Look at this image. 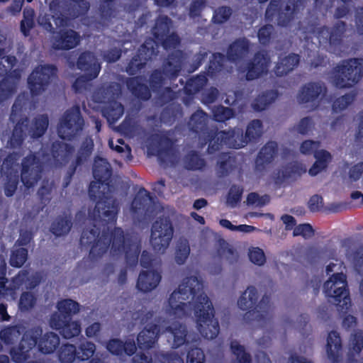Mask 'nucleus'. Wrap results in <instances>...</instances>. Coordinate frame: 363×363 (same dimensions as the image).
Segmentation results:
<instances>
[{"label": "nucleus", "mask_w": 363, "mask_h": 363, "mask_svg": "<svg viewBox=\"0 0 363 363\" xmlns=\"http://www.w3.org/2000/svg\"><path fill=\"white\" fill-rule=\"evenodd\" d=\"M52 329L58 330L65 339L77 337L82 331L81 323L79 320H61L59 321H50Z\"/></svg>", "instance_id": "nucleus-36"}, {"label": "nucleus", "mask_w": 363, "mask_h": 363, "mask_svg": "<svg viewBox=\"0 0 363 363\" xmlns=\"http://www.w3.org/2000/svg\"><path fill=\"white\" fill-rule=\"evenodd\" d=\"M23 330L20 325H10L0 331V338L6 345H12L17 341L22 334Z\"/></svg>", "instance_id": "nucleus-52"}, {"label": "nucleus", "mask_w": 363, "mask_h": 363, "mask_svg": "<svg viewBox=\"0 0 363 363\" xmlns=\"http://www.w3.org/2000/svg\"><path fill=\"white\" fill-rule=\"evenodd\" d=\"M326 93L327 88L323 83L310 82L301 86L297 98L300 104H311L315 109Z\"/></svg>", "instance_id": "nucleus-21"}, {"label": "nucleus", "mask_w": 363, "mask_h": 363, "mask_svg": "<svg viewBox=\"0 0 363 363\" xmlns=\"http://www.w3.org/2000/svg\"><path fill=\"white\" fill-rule=\"evenodd\" d=\"M76 66L91 79H96L101 69V63L96 55L90 51H84L79 55Z\"/></svg>", "instance_id": "nucleus-25"}, {"label": "nucleus", "mask_w": 363, "mask_h": 363, "mask_svg": "<svg viewBox=\"0 0 363 363\" xmlns=\"http://www.w3.org/2000/svg\"><path fill=\"white\" fill-rule=\"evenodd\" d=\"M3 271V276L0 277V299L18 289L28 280L29 274L27 270H21L8 285L9 281L5 277V267Z\"/></svg>", "instance_id": "nucleus-30"}, {"label": "nucleus", "mask_w": 363, "mask_h": 363, "mask_svg": "<svg viewBox=\"0 0 363 363\" xmlns=\"http://www.w3.org/2000/svg\"><path fill=\"white\" fill-rule=\"evenodd\" d=\"M236 168V160L228 152H221L216 164V174L219 178L228 176Z\"/></svg>", "instance_id": "nucleus-43"}, {"label": "nucleus", "mask_w": 363, "mask_h": 363, "mask_svg": "<svg viewBox=\"0 0 363 363\" xmlns=\"http://www.w3.org/2000/svg\"><path fill=\"white\" fill-rule=\"evenodd\" d=\"M363 350V331L357 330L352 334L350 340V352L347 361L352 363L355 361L354 354H359Z\"/></svg>", "instance_id": "nucleus-50"}, {"label": "nucleus", "mask_w": 363, "mask_h": 363, "mask_svg": "<svg viewBox=\"0 0 363 363\" xmlns=\"http://www.w3.org/2000/svg\"><path fill=\"white\" fill-rule=\"evenodd\" d=\"M49 9L51 15H40L38 22L43 29L52 34L55 33L57 28L65 26L69 19L81 16L80 10L68 0H52Z\"/></svg>", "instance_id": "nucleus-8"}, {"label": "nucleus", "mask_w": 363, "mask_h": 363, "mask_svg": "<svg viewBox=\"0 0 363 363\" xmlns=\"http://www.w3.org/2000/svg\"><path fill=\"white\" fill-rule=\"evenodd\" d=\"M216 242V253L219 257L226 259L230 264L238 261V252L223 238H219Z\"/></svg>", "instance_id": "nucleus-49"}, {"label": "nucleus", "mask_w": 363, "mask_h": 363, "mask_svg": "<svg viewBox=\"0 0 363 363\" xmlns=\"http://www.w3.org/2000/svg\"><path fill=\"white\" fill-rule=\"evenodd\" d=\"M58 358L61 363H73L78 359L77 347L72 344H63L58 351Z\"/></svg>", "instance_id": "nucleus-53"}, {"label": "nucleus", "mask_w": 363, "mask_h": 363, "mask_svg": "<svg viewBox=\"0 0 363 363\" xmlns=\"http://www.w3.org/2000/svg\"><path fill=\"white\" fill-rule=\"evenodd\" d=\"M106 350L113 355L122 356L126 354L132 356L135 353L136 345L133 340L123 342L118 338L110 339L106 345Z\"/></svg>", "instance_id": "nucleus-35"}, {"label": "nucleus", "mask_w": 363, "mask_h": 363, "mask_svg": "<svg viewBox=\"0 0 363 363\" xmlns=\"http://www.w3.org/2000/svg\"><path fill=\"white\" fill-rule=\"evenodd\" d=\"M21 157V154L18 152L9 153L4 160L1 167V173L4 175L14 174V172H18L15 169L17 162Z\"/></svg>", "instance_id": "nucleus-54"}, {"label": "nucleus", "mask_w": 363, "mask_h": 363, "mask_svg": "<svg viewBox=\"0 0 363 363\" xmlns=\"http://www.w3.org/2000/svg\"><path fill=\"white\" fill-rule=\"evenodd\" d=\"M325 352L330 363H341L343 359V347L341 337L335 330L330 331L327 337Z\"/></svg>", "instance_id": "nucleus-28"}, {"label": "nucleus", "mask_w": 363, "mask_h": 363, "mask_svg": "<svg viewBox=\"0 0 363 363\" xmlns=\"http://www.w3.org/2000/svg\"><path fill=\"white\" fill-rule=\"evenodd\" d=\"M125 85L128 90L138 100L147 101L150 99L152 96L151 90L145 83L143 82L141 76L128 78Z\"/></svg>", "instance_id": "nucleus-34"}, {"label": "nucleus", "mask_w": 363, "mask_h": 363, "mask_svg": "<svg viewBox=\"0 0 363 363\" xmlns=\"http://www.w3.org/2000/svg\"><path fill=\"white\" fill-rule=\"evenodd\" d=\"M233 130L239 148H242L248 143L256 142L262 136L263 125L259 119H254L248 123L245 135L241 128H235Z\"/></svg>", "instance_id": "nucleus-24"}, {"label": "nucleus", "mask_w": 363, "mask_h": 363, "mask_svg": "<svg viewBox=\"0 0 363 363\" xmlns=\"http://www.w3.org/2000/svg\"><path fill=\"white\" fill-rule=\"evenodd\" d=\"M184 166L187 170H201L206 166V160L196 150L189 151L183 158Z\"/></svg>", "instance_id": "nucleus-47"}, {"label": "nucleus", "mask_w": 363, "mask_h": 363, "mask_svg": "<svg viewBox=\"0 0 363 363\" xmlns=\"http://www.w3.org/2000/svg\"><path fill=\"white\" fill-rule=\"evenodd\" d=\"M225 55L220 52H214L206 67L205 72L208 77H213L219 73L224 67Z\"/></svg>", "instance_id": "nucleus-51"}, {"label": "nucleus", "mask_w": 363, "mask_h": 363, "mask_svg": "<svg viewBox=\"0 0 363 363\" xmlns=\"http://www.w3.org/2000/svg\"><path fill=\"white\" fill-rule=\"evenodd\" d=\"M57 308L58 313H52L50 321L72 320V316L79 312L80 305L72 299L65 298L57 302Z\"/></svg>", "instance_id": "nucleus-33"}, {"label": "nucleus", "mask_w": 363, "mask_h": 363, "mask_svg": "<svg viewBox=\"0 0 363 363\" xmlns=\"http://www.w3.org/2000/svg\"><path fill=\"white\" fill-rule=\"evenodd\" d=\"M50 152L56 164L63 165L68 163L74 152L73 145L61 141L52 143Z\"/></svg>", "instance_id": "nucleus-37"}, {"label": "nucleus", "mask_w": 363, "mask_h": 363, "mask_svg": "<svg viewBox=\"0 0 363 363\" xmlns=\"http://www.w3.org/2000/svg\"><path fill=\"white\" fill-rule=\"evenodd\" d=\"M159 45L155 38H146L126 67L128 74L134 75L144 68L147 62L152 60L153 56L157 55Z\"/></svg>", "instance_id": "nucleus-16"}, {"label": "nucleus", "mask_w": 363, "mask_h": 363, "mask_svg": "<svg viewBox=\"0 0 363 363\" xmlns=\"http://www.w3.org/2000/svg\"><path fill=\"white\" fill-rule=\"evenodd\" d=\"M300 56L295 53H290L276 64L274 72L277 77H283L291 72L299 63Z\"/></svg>", "instance_id": "nucleus-42"}, {"label": "nucleus", "mask_w": 363, "mask_h": 363, "mask_svg": "<svg viewBox=\"0 0 363 363\" xmlns=\"http://www.w3.org/2000/svg\"><path fill=\"white\" fill-rule=\"evenodd\" d=\"M186 54L182 50H174L163 60V69L167 79L175 80L181 74L186 62Z\"/></svg>", "instance_id": "nucleus-22"}, {"label": "nucleus", "mask_w": 363, "mask_h": 363, "mask_svg": "<svg viewBox=\"0 0 363 363\" xmlns=\"http://www.w3.org/2000/svg\"><path fill=\"white\" fill-rule=\"evenodd\" d=\"M323 292L328 301L336 306L337 311L346 313L351 306L347 277L342 272L333 274L323 285Z\"/></svg>", "instance_id": "nucleus-10"}, {"label": "nucleus", "mask_w": 363, "mask_h": 363, "mask_svg": "<svg viewBox=\"0 0 363 363\" xmlns=\"http://www.w3.org/2000/svg\"><path fill=\"white\" fill-rule=\"evenodd\" d=\"M28 256V251L25 247H18L11 251L9 264L16 268L21 267L26 262Z\"/></svg>", "instance_id": "nucleus-57"}, {"label": "nucleus", "mask_w": 363, "mask_h": 363, "mask_svg": "<svg viewBox=\"0 0 363 363\" xmlns=\"http://www.w3.org/2000/svg\"><path fill=\"white\" fill-rule=\"evenodd\" d=\"M203 288V282L197 277H186L169 296L168 304L178 318L189 316L193 312L200 335L213 340L220 332L219 323L215 318L213 303Z\"/></svg>", "instance_id": "nucleus-1"}, {"label": "nucleus", "mask_w": 363, "mask_h": 363, "mask_svg": "<svg viewBox=\"0 0 363 363\" xmlns=\"http://www.w3.org/2000/svg\"><path fill=\"white\" fill-rule=\"evenodd\" d=\"M124 113V107L116 100L110 101L102 109V115L110 124L118 121Z\"/></svg>", "instance_id": "nucleus-46"}, {"label": "nucleus", "mask_w": 363, "mask_h": 363, "mask_svg": "<svg viewBox=\"0 0 363 363\" xmlns=\"http://www.w3.org/2000/svg\"><path fill=\"white\" fill-rule=\"evenodd\" d=\"M57 69L53 65L36 67L28 77V86L32 96H38L45 91L57 76Z\"/></svg>", "instance_id": "nucleus-13"}, {"label": "nucleus", "mask_w": 363, "mask_h": 363, "mask_svg": "<svg viewBox=\"0 0 363 363\" xmlns=\"http://www.w3.org/2000/svg\"><path fill=\"white\" fill-rule=\"evenodd\" d=\"M250 51V42L246 38H240L232 43L227 50L226 56L230 62L242 60Z\"/></svg>", "instance_id": "nucleus-41"}, {"label": "nucleus", "mask_w": 363, "mask_h": 363, "mask_svg": "<svg viewBox=\"0 0 363 363\" xmlns=\"http://www.w3.org/2000/svg\"><path fill=\"white\" fill-rule=\"evenodd\" d=\"M174 140L167 134L152 133L147 139V152L166 163L174 155Z\"/></svg>", "instance_id": "nucleus-17"}, {"label": "nucleus", "mask_w": 363, "mask_h": 363, "mask_svg": "<svg viewBox=\"0 0 363 363\" xmlns=\"http://www.w3.org/2000/svg\"><path fill=\"white\" fill-rule=\"evenodd\" d=\"M279 96V92L276 89H269L262 91L255 99L252 106L257 111H262L274 102Z\"/></svg>", "instance_id": "nucleus-45"}, {"label": "nucleus", "mask_w": 363, "mask_h": 363, "mask_svg": "<svg viewBox=\"0 0 363 363\" xmlns=\"http://www.w3.org/2000/svg\"><path fill=\"white\" fill-rule=\"evenodd\" d=\"M172 24V21L169 17L166 15H160L155 20L152 30L153 37L166 50L175 49L181 43L176 33H169Z\"/></svg>", "instance_id": "nucleus-15"}, {"label": "nucleus", "mask_w": 363, "mask_h": 363, "mask_svg": "<svg viewBox=\"0 0 363 363\" xmlns=\"http://www.w3.org/2000/svg\"><path fill=\"white\" fill-rule=\"evenodd\" d=\"M349 11V9L345 6H338L335 11L334 18L340 19L346 16ZM347 30V23L337 20L331 26H322L318 28L315 36L320 45L328 47L333 52H336L341 49Z\"/></svg>", "instance_id": "nucleus-7"}, {"label": "nucleus", "mask_w": 363, "mask_h": 363, "mask_svg": "<svg viewBox=\"0 0 363 363\" xmlns=\"http://www.w3.org/2000/svg\"><path fill=\"white\" fill-rule=\"evenodd\" d=\"M258 298L257 289L253 286H250L240 296L238 306L240 309L247 311L244 315L245 320L257 321L264 326L272 318L270 297L265 294L257 303Z\"/></svg>", "instance_id": "nucleus-6"}, {"label": "nucleus", "mask_w": 363, "mask_h": 363, "mask_svg": "<svg viewBox=\"0 0 363 363\" xmlns=\"http://www.w3.org/2000/svg\"><path fill=\"white\" fill-rule=\"evenodd\" d=\"M232 353L235 356L238 363H252L251 354L246 352L243 345L237 340H232L230 344Z\"/></svg>", "instance_id": "nucleus-55"}, {"label": "nucleus", "mask_w": 363, "mask_h": 363, "mask_svg": "<svg viewBox=\"0 0 363 363\" xmlns=\"http://www.w3.org/2000/svg\"><path fill=\"white\" fill-rule=\"evenodd\" d=\"M166 331L172 336V347L178 348L184 345H188L186 341L187 328L185 325L179 323H173L172 325L166 328Z\"/></svg>", "instance_id": "nucleus-44"}, {"label": "nucleus", "mask_w": 363, "mask_h": 363, "mask_svg": "<svg viewBox=\"0 0 363 363\" xmlns=\"http://www.w3.org/2000/svg\"><path fill=\"white\" fill-rule=\"evenodd\" d=\"M205 72L189 79L184 87V92L187 95H194L203 89L206 85L208 79Z\"/></svg>", "instance_id": "nucleus-48"}, {"label": "nucleus", "mask_w": 363, "mask_h": 363, "mask_svg": "<svg viewBox=\"0 0 363 363\" xmlns=\"http://www.w3.org/2000/svg\"><path fill=\"white\" fill-rule=\"evenodd\" d=\"M243 194V188L237 184H233L228 191L226 196V203L228 206L234 208L241 201L242 195Z\"/></svg>", "instance_id": "nucleus-62"}, {"label": "nucleus", "mask_w": 363, "mask_h": 363, "mask_svg": "<svg viewBox=\"0 0 363 363\" xmlns=\"http://www.w3.org/2000/svg\"><path fill=\"white\" fill-rule=\"evenodd\" d=\"M130 211L134 216L143 219L156 220L151 227H173L172 219L175 211L173 208H158L153 196L142 187L135 194L130 204Z\"/></svg>", "instance_id": "nucleus-5"}, {"label": "nucleus", "mask_w": 363, "mask_h": 363, "mask_svg": "<svg viewBox=\"0 0 363 363\" xmlns=\"http://www.w3.org/2000/svg\"><path fill=\"white\" fill-rule=\"evenodd\" d=\"M0 77L4 78L0 81V104L9 99L15 91L16 84L10 78L18 79L20 72L18 69L9 72L8 68L0 62Z\"/></svg>", "instance_id": "nucleus-27"}, {"label": "nucleus", "mask_w": 363, "mask_h": 363, "mask_svg": "<svg viewBox=\"0 0 363 363\" xmlns=\"http://www.w3.org/2000/svg\"><path fill=\"white\" fill-rule=\"evenodd\" d=\"M208 115L202 109H198L190 117L188 122L189 130L196 135H203L211 129L208 128Z\"/></svg>", "instance_id": "nucleus-40"}, {"label": "nucleus", "mask_w": 363, "mask_h": 363, "mask_svg": "<svg viewBox=\"0 0 363 363\" xmlns=\"http://www.w3.org/2000/svg\"><path fill=\"white\" fill-rule=\"evenodd\" d=\"M190 253L189 241L184 238H180L176 246L175 261L178 264H184Z\"/></svg>", "instance_id": "nucleus-56"}, {"label": "nucleus", "mask_w": 363, "mask_h": 363, "mask_svg": "<svg viewBox=\"0 0 363 363\" xmlns=\"http://www.w3.org/2000/svg\"><path fill=\"white\" fill-rule=\"evenodd\" d=\"M208 144L207 152L213 155L220 151L223 146L229 148L239 149L233 129L218 131L217 129H211L204 135L202 145Z\"/></svg>", "instance_id": "nucleus-14"}, {"label": "nucleus", "mask_w": 363, "mask_h": 363, "mask_svg": "<svg viewBox=\"0 0 363 363\" xmlns=\"http://www.w3.org/2000/svg\"><path fill=\"white\" fill-rule=\"evenodd\" d=\"M84 124L80 108L74 106L67 109L60 120L57 134L63 140H72L83 129Z\"/></svg>", "instance_id": "nucleus-12"}, {"label": "nucleus", "mask_w": 363, "mask_h": 363, "mask_svg": "<svg viewBox=\"0 0 363 363\" xmlns=\"http://www.w3.org/2000/svg\"><path fill=\"white\" fill-rule=\"evenodd\" d=\"M22 106L16 101L11 107L9 121L15 123L9 143L12 148L21 147L27 136V133L33 139L41 138L46 132L49 125L47 114H41L35 117L30 128L29 118L23 115Z\"/></svg>", "instance_id": "nucleus-4"}, {"label": "nucleus", "mask_w": 363, "mask_h": 363, "mask_svg": "<svg viewBox=\"0 0 363 363\" xmlns=\"http://www.w3.org/2000/svg\"><path fill=\"white\" fill-rule=\"evenodd\" d=\"M93 149L94 142L91 139L83 141L75 158L77 164H82L89 157Z\"/></svg>", "instance_id": "nucleus-60"}, {"label": "nucleus", "mask_w": 363, "mask_h": 363, "mask_svg": "<svg viewBox=\"0 0 363 363\" xmlns=\"http://www.w3.org/2000/svg\"><path fill=\"white\" fill-rule=\"evenodd\" d=\"M307 4L308 0H285L282 3L279 0H271L265 17L271 21L277 17L278 26L286 27L304 11Z\"/></svg>", "instance_id": "nucleus-9"}, {"label": "nucleus", "mask_w": 363, "mask_h": 363, "mask_svg": "<svg viewBox=\"0 0 363 363\" xmlns=\"http://www.w3.org/2000/svg\"><path fill=\"white\" fill-rule=\"evenodd\" d=\"M80 42L79 34L72 29L60 30L53 38L52 47L55 50H69Z\"/></svg>", "instance_id": "nucleus-26"}, {"label": "nucleus", "mask_w": 363, "mask_h": 363, "mask_svg": "<svg viewBox=\"0 0 363 363\" xmlns=\"http://www.w3.org/2000/svg\"><path fill=\"white\" fill-rule=\"evenodd\" d=\"M155 357L160 363H184L183 358L175 352H160Z\"/></svg>", "instance_id": "nucleus-64"}, {"label": "nucleus", "mask_w": 363, "mask_h": 363, "mask_svg": "<svg viewBox=\"0 0 363 363\" xmlns=\"http://www.w3.org/2000/svg\"><path fill=\"white\" fill-rule=\"evenodd\" d=\"M213 119L217 122H225L235 116V111L230 107L222 105L214 107L212 110Z\"/></svg>", "instance_id": "nucleus-61"}, {"label": "nucleus", "mask_w": 363, "mask_h": 363, "mask_svg": "<svg viewBox=\"0 0 363 363\" xmlns=\"http://www.w3.org/2000/svg\"><path fill=\"white\" fill-rule=\"evenodd\" d=\"M42 328L33 327L26 331L17 347L10 350L11 359L15 363H23L30 356V352L36 346L37 338L40 336Z\"/></svg>", "instance_id": "nucleus-18"}, {"label": "nucleus", "mask_w": 363, "mask_h": 363, "mask_svg": "<svg viewBox=\"0 0 363 363\" xmlns=\"http://www.w3.org/2000/svg\"><path fill=\"white\" fill-rule=\"evenodd\" d=\"M271 57L264 50L256 52L245 67V78L247 81L257 79L266 75L271 65Z\"/></svg>", "instance_id": "nucleus-20"}, {"label": "nucleus", "mask_w": 363, "mask_h": 363, "mask_svg": "<svg viewBox=\"0 0 363 363\" xmlns=\"http://www.w3.org/2000/svg\"><path fill=\"white\" fill-rule=\"evenodd\" d=\"M160 334V326L151 323L145 327L137 336V342L141 350L152 348L157 342Z\"/></svg>", "instance_id": "nucleus-31"}, {"label": "nucleus", "mask_w": 363, "mask_h": 363, "mask_svg": "<svg viewBox=\"0 0 363 363\" xmlns=\"http://www.w3.org/2000/svg\"><path fill=\"white\" fill-rule=\"evenodd\" d=\"M82 228L79 245L90 247L89 256L97 259L111 247L115 254L125 253V262L130 267L138 264L141 250L140 240L137 235L125 234L123 228Z\"/></svg>", "instance_id": "nucleus-2"}, {"label": "nucleus", "mask_w": 363, "mask_h": 363, "mask_svg": "<svg viewBox=\"0 0 363 363\" xmlns=\"http://www.w3.org/2000/svg\"><path fill=\"white\" fill-rule=\"evenodd\" d=\"M34 10L32 9H25L23 11V18L21 21V31L24 36H28L30 34V30L34 27Z\"/></svg>", "instance_id": "nucleus-59"}, {"label": "nucleus", "mask_w": 363, "mask_h": 363, "mask_svg": "<svg viewBox=\"0 0 363 363\" xmlns=\"http://www.w3.org/2000/svg\"><path fill=\"white\" fill-rule=\"evenodd\" d=\"M60 342V337L53 332L43 333L37 338L36 346L38 351L44 354L53 353L59 347Z\"/></svg>", "instance_id": "nucleus-39"}, {"label": "nucleus", "mask_w": 363, "mask_h": 363, "mask_svg": "<svg viewBox=\"0 0 363 363\" xmlns=\"http://www.w3.org/2000/svg\"><path fill=\"white\" fill-rule=\"evenodd\" d=\"M363 68L357 58L344 60L332 71V83L339 89L351 88L362 77Z\"/></svg>", "instance_id": "nucleus-11"}, {"label": "nucleus", "mask_w": 363, "mask_h": 363, "mask_svg": "<svg viewBox=\"0 0 363 363\" xmlns=\"http://www.w3.org/2000/svg\"><path fill=\"white\" fill-rule=\"evenodd\" d=\"M96 351V345L90 341H85L79 345L77 350L78 360L86 361L93 357Z\"/></svg>", "instance_id": "nucleus-63"}, {"label": "nucleus", "mask_w": 363, "mask_h": 363, "mask_svg": "<svg viewBox=\"0 0 363 363\" xmlns=\"http://www.w3.org/2000/svg\"><path fill=\"white\" fill-rule=\"evenodd\" d=\"M279 146L275 141H268L259 150L255 160V171L264 172L278 155Z\"/></svg>", "instance_id": "nucleus-23"}, {"label": "nucleus", "mask_w": 363, "mask_h": 363, "mask_svg": "<svg viewBox=\"0 0 363 363\" xmlns=\"http://www.w3.org/2000/svg\"><path fill=\"white\" fill-rule=\"evenodd\" d=\"M161 279L160 273L156 270L143 271L137 280V289L143 292L151 291L158 286Z\"/></svg>", "instance_id": "nucleus-38"}, {"label": "nucleus", "mask_w": 363, "mask_h": 363, "mask_svg": "<svg viewBox=\"0 0 363 363\" xmlns=\"http://www.w3.org/2000/svg\"><path fill=\"white\" fill-rule=\"evenodd\" d=\"M306 172V168L298 162H289L277 171L274 177V183L277 185L282 184L285 181L296 179Z\"/></svg>", "instance_id": "nucleus-32"}, {"label": "nucleus", "mask_w": 363, "mask_h": 363, "mask_svg": "<svg viewBox=\"0 0 363 363\" xmlns=\"http://www.w3.org/2000/svg\"><path fill=\"white\" fill-rule=\"evenodd\" d=\"M165 74L163 69H155L152 70L150 75L149 83L153 91H158L165 84Z\"/></svg>", "instance_id": "nucleus-58"}, {"label": "nucleus", "mask_w": 363, "mask_h": 363, "mask_svg": "<svg viewBox=\"0 0 363 363\" xmlns=\"http://www.w3.org/2000/svg\"><path fill=\"white\" fill-rule=\"evenodd\" d=\"M44 166L35 153L30 152L21 162V179L23 185L30 189L41 179Z\"/></svg>", "instance_id": "nucleus-19"}, {"label": "nucleus", "mask_w": 363, "mask_h": 363, "mask_svg": "<svg viewBox=\"0 0 363 363\" xmlns=\"http://www.w3.org/2000/svg\"><path fill=\"white\" fill-rule=\"evenodd\" d=\"M150 242L155 252L163 253L169 247L174 228H150Z\"/></svg>", "instance_id": "nucleus-29"}, {"label": "nucleus", "mask_w": 363, "mask_h": 363, "mask_svg": "<svg viewBox=\"0 0 363 363\" xmlns=\"http://www.w3.org/2000/svg\"><path fill=\"white\" fill-rule=\"evenodd\" d=\"M112 169L103 158L94 160L93 177L95 181L90 183L88 194L90 199L96 203L94 213L106 225L115 224L117 219L118 204L111 196V177Z\"/></svg>", "instance_id": "nucleus-3"}]
</instances>
